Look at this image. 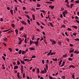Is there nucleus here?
Returning <instances> with one entry per match:
<instances>
[{
	"label": "nucleus",
	"instance_id": "obj_1",
	"mask_svg": "<svg viewBox=\"0 0 79 79\" xmlns=\"http://www.w3.org/2000/svg\"><path fill=\"white\" fill-rule=\"evenodd\" d=\"M67 13H68V11H67V10H64V11L63 12L62 14H63V16L64 17V18L66 17V14H67Z\"/></svg>",
	"mask_w": 79,
	"mask_h": 79
},
{
	"label": "nucleus",
	"instance_id": "obj_2",
	"mask_svg": "<svg viewBox=\"0 0 79 79\" xmlns=\"http://www.w3.org/2000/svg\"><path fill=\"white\" fill-rule=\"evenodd\" d=\"M50 41L52 42V45H54V44H56V42L55 40H53L50 39Z\"/></svg>",
	"mask_w": 79,
	"mask_h": 79
},
{
	"label": "nucleus",
	"instance_id": "obj_3",
	"mask_svg": "<svg viewBox=\"0 0 79 79\" xmlns=\"http://www.w3.org/2000/svg\"><path fill=\"white\" fill-rule=\"evenodd\" d=\"M22 24H23V25H26V23L25 22V21H22L21 22Z\"/></svg>",
	"mask_w": 79,
	"mask_h": 79
},
{
	"label": "nucleus",
	"instance_id": "obj_4",
	"mask_svg": "<svg viewBox=\"0 0 79 79\" xmlns=\"http://www.w3.org/2000/svg\"><path fill=\"white\" fill-rule=\"evenodd\" d=\"M24 38H25V43H27V36L26 35L24 36Z\"/></svg>",
	"mask_w": 79,
	"mask_h": 79
},
{
	"label": "nucleus",
	"instance_id": "obj_5",
	"mask_svg": "<svg viewBox=\"0 0 79 79\" xmlns=\"http://www.w3.org/2000/svg\"><path fill=\"white\" fill-rule=\"evenodd\" d=\"M47 73V72H45V70H41L40 72L41 74H44V73Z\"/></svg>",
	"mask_w": 79,
	"mask_h": 79
},
{
	"label": "nucleus",
	"instance_id": "obj_6",
	"mask_svg": "<svg viewBox=\"0 0 79 79\" xmlns=\"http://www.w3.org/2000/svg\"><path fill=\"white\" fill-rule=\"evenodd\" d=\"M49 7L51 8V10H53L54 8V6H49Z\"/></svg>",
	"mask_w": 79,
	"mask_h": 79
},
{
	"label": "nucleus",
	"instance_id": "obj_7",
	"mask_svg": "<svg viewBox=\"0 0 79 79\" xmlns=\"http://www.w3.org/2000/svg\"><path fill=\"white\" fill-rule=\"evenodd\" d=\"M52 50H50V51L49 52V53H48V56H50V54H51V53H52Z\"/></svg>",
	"mask_w": 79,
	"mask_h": 79
},
{
	"label": "nucleus",
	"instance_id": "obj_8",
	"mask_svg": "<svg viewBox=\"0 0 79 79\" xmlns=\"http://www.w3.org/2000/svg\"><path fill=\"white\" fill-rule=\"evenodd\" d=\"M34 44H35L36 45H39V41H36V42H34Z\"/></svg>",
	"mask_w": 79,
	"mask_h": 79
},
{
	"label": "nucleus",
	"instance_id": "obj_9",
	"mask_svg": "<svg viewBox=\"0 0 79 79\" xmlns=\"http://www.w3.org/2000/svg\"><path fill=\"white\" fill-rule=\"evenodd\" d=\"M34 42H33L31 40H30V45H32V44H34Z\"/></svg>",
	"mask_w": 79,
	"mask_h": 79
},
{
	"label": "nucleus",
	"instance_id": "obj_10",
	"mask_svg": "<svg viewBox=\"0 0 79 79\" xmlns=\"http://www.w3.org/2000/svg\"><path fill=\"white\" fill-rule=\"evenodd\" d=\"M69 67L71 68H75V67L73 65H71L69 66Z\"/></svg>",
	"mask_w": 79,
	"mask_h": 79
},
{
	"label": "nucleus",
	"instance_id": "obj_11",
	"mask_svg": "<svg viewBox=\"0 0 79 79\" xmlns=\"http://www.w3.org/2000/svg\"><path fill=\"white\" fill-rule=\"evenodd\" d=\"M20 62H21V63H22V64H25V63H24V61H22L21 59L20 60Z\"/></svg>",
	"mask_w": 79,
	"mask_h": 79
},
{
	"label": "nucleus",
	"instance_id": "obj_12",
	"mask_svg": "<svg viewBox=\"0 0 79 79\" xmlns=\"http://www.w3.org/2000/svg\"><path fill=\"white\" fill-rule=\"evenodd\" d=\"M64 63H65V62L64 61H63V62L62 64L61 65L60 67H63L64 65Z\"/></svg>",
	"mask_w": 79,
	"mask_h": 79
},
{
	"label": "nucleus",
	"instance_id": "obj_13",
	"mask_svg": "<svg viewBox=\"0 0 79 79\" xmlns=\"http://www.w3.org/2000/svg\"><path fill=\"white\" fill-rule=\"evenodd\" d=\"M32 18H33V19L34 21L35 20V15H32Z\"/></svg>",
	"mask_w": 79,
	"mask_h": 79
},
{
	"label": "nucleus",
	"instance_id": "obj_14",
	"mask_svg": "<svg viewBox=\"0 0 79 79\" xmlns=\"http://www.w3.org/2000/svg\"><path fill=\"white\" fill-rule=\"evenodd\" d=\"M3 39L5 42H7V38L6 37L4 38Z\"/></svg>",
	"mask_w": 79,
	"mask_h": 79
},
{
	"label": "nucleus",
	"instance_id": "obj_15",
	"mask_svg": "<svg viewBox=\"0 0 79 79\" xmlns=\"http://www.w3.org/2000/svg\"><path fill=\"white\" fill-rule=\"evenodd\" d=\"M72 27L75 28V29H77V26H73Z\"/></svg>",
	"mask_w": 79,
	"mask_h": 79
},
{
	"label": "nucleus",
	"instance_id": "obj_16",
	"mask_svg": "<svg viewBox=\"0 0 79 79\" xmlns=\"http://www.w3.org/2000/svg\"><path fill=\"white\" fill-rule=\"evenodd\" d=\"M29 49L31 50H35V48H29Z\"/></svg>",
	"mask_w": 79,
	"mask_h": 79
},
{
	"label": "nucleus",
	"instance_id": "obj_17",
	"mask_svg": "<svg viewBox=\"0 0 79 79\" xmlns=\"http://www.w3.org/2000/svg\"><path fill=\"white\" fill-rule=\"evenodd\" d=\"M19 67L17 65L15 66V67H14V68L15 69H17V68H18Z\"/></svg>",
	"mask_w": 79,
	"mask_h": 79
},
{
	"label": "nucleus",
	"instance_id": "obj_18",
	"mask_svg": "<svg viewBox=\"0 0 79 79\" xmlns=\"http://www.w3.org/2000/svg\"><path fill=\"white\" fill-rule=\"evenodd\" d=\"M52 60L54 61H57V59L56 58L55 59L52 58Z\"/></svg>",
	"mask_w": 79,
	"mask_h": 79
},
{
	"label": "nucleus",
	"instance_id": "obj_19",
	"mask_svg": "<svg viewBox=\"0 0 79 79\" xmlns=\"http://www.w3.org/2000/svg\"><path fill=\"white\" fill-rule=\"evenodd\" d=\"M21 53H22V50H20L19 51V55H20V54H21Z\"/></svg>",
	"mask_w": 79,
	"mask_h": 79
},
{
	"label": "nucleus",
	"instance_id": "obj_20",
	"mask_svg": "<svg viewBox=\"0 0 79 79\" xmlns=\"http://www.w3.org/2000/svg\"><path fill=\"white\" fill-rule=\"evenodd\" d=\"M15 32L17 34H18V29H16L15 30Z\"/></svg>",
	"mask_w": 79,
	"mask_h": 79
},
{
	"label": "nucleus",
	"instance_id": "obj_21",
	"mask_svg": "<svg viewBox=\"0 0 79 79\" xmlns=\"http://www.w3.org/2000/svg\"><path fill=\"white\" fill-rule=\"evenodd\" d=\"M44 43L46 44H47V40L46 39H44Z\"/></svg>",
	"mask_w": 79,
	"mask_h": 79
},
{
	"label": "nucleus",
	"instance_id": "obj_22",
	"mask_svg": "<svg viewBox=\"0 0 79 79\" xmlns=\"http://www.w3.org/2000/svg\"><path fill=\"white\" fill-rule=\"evenodd\" d=\"M25 53L26 52H25L24 51H22V55H24V53Z\"/></svg>",
	"mask_w": 79,
	"mask_h": 79
},
{
	"label": "nucleus",
	"instance_id": "obj_23",
	"mask_svg": "<svg viewBox=\"0 0 79 79\" xmlns=\"http://www.w3.org/2000/svg\"><path fill=\"white\" fill-rule=\"evenodd\" d=\"M49 24H50L51 26H52V27H54V26H53V25L52 24V23H51L50 22H49Z\"/></svg>",
	"mask_w": 79,
	"mask_h": 79
},
{
	"label": "nucleus",
	"instance_id": "obj_24",
	"mask_svg": "<svg viewBox=\"0 0 79 79\" xmlns=\"http://www.w3.org/2000/svg\"><path fill=\"white\" fill-rule=\"evenodd\" d=\"M27 21L28 22V23L29 24H31V23H30V20L29 19H27Z\"/></svg>",
	"mask_w": 79,
	"mask_h": 79
},
{
	"label": "nucleus",
	"instance_id": "obj_25",
	"mask_svg": "<svg viewBox=\"0 0 79 79\" xmlns=\"http://www.w3.org/2000/svg\"><path fill=\"white\" fill-rule=\"evenodd\" d=\"M46 3H48V4H50V3H52V2H48V1H47L46 2Z\"/></svg>",
	"mask_w": 79,
	"mask_h": 79
},
{
	"label": "nucleus",
	"instance_id": "obj_26",
	"mask_svg": "<svg viewBox=\"0 0 79 79\" xmlns=\"http://www.w3.org/2000/svg\"><path fill=\"white\" fill-rule=\"evenodd\" d=\"M68 60L69 61H73V59L69 57L68 59Z\"/></svg>",
	"mask_w": 79,
	"mask_h": 79
},
{
	"label": "nucleus",
	"instance_id": "obj_27",
	"mask_svg": "<svg viewBox=\"0 0 79 79\" xmlns=\"http://www.w3.org/2000/svg\"><path fill=\"white\" fill-rule=\"evenodd\" d=\"M24 29V27H22L20 29V31H21L23 30Z\"/></svg>",
	"mask_w": 79,
	"mask_h": 79
},
{
	"label": "nucleus",
	"instance_id": "obj_28",
	"mask_svg": "<svg viewBox=\"0 0 79 79\" xmlns=\"http://www.w3.org/2000/svg\"><path fill=\"white\" fill-rule=\"evenodd\" d=\"M37 73H39V72H40V70H39V69L38 68L37 69Z\"/></svg>",
	"mask_w": 79,
	"mask_h": 79
},
{
	"label": "nucleus",
	"instance_id": "obj_29",
	"mask_svg": "<svg viewBox=\"0 0 79 79\" xmlns=\"http://www.w3.org/2000/svg\"><path fill=\"white\" fill-rule=\"evenodd\" d=\"M74 49H73L72 51L70 50L69 51V53H72V52H74Z\"/></svg>",
	"mask_w": 79,
	"mask_h": 79
},
{
	"label": "nucleus",
	"instance_id": "obj_30",
	"mask_svg": "<svg viewBox=\"0 0 79 79\" xmlns=\"http://www.w3.org/2000/svg\"><path fill=\"white\" fill-rule=\"evenodd\" d=\"M73 5H74V4H70V8H72Z\"/></svg>",
	"mask_w": 79,
	"mask_h": 79
},
{
	"label": "nucleus",
	"instance_id": "obj_31",
	"mask_svg": "<svg viewBox=\"0 0 79 79\" xmlns=\"http://www.w3.org/2000/svg\"><path fill=\"white\" fill-rule=\"evenodd\" d=\"M36 58V56L34 55L32 56L31 58Z\"/></svg>",
	"mask_w": 79,
	"mask_h": 79
},
{
	"label": "nucleus",
	"instance_id": "obj_32",
	"mask_svg": "<svg viewBox=\"0 0 79 79\" xmlns=\"http://www.w3.org/2000/svg\"><path fill=\"white\" fill-rule=\"evenodd\" d=\"M65 2L67 3V4H69V2H68V0H65Z\"/></svg>",
	"mask_w": 79,
	"mask_h": 79
},
{
	"label": "nucleus",
	"instance_id": "obj_33",
	"mask_svg": "<svg viewBox=\"0 0 79 79\" xmlns=\"http://www.w3.org/2000/svg\"><path fill=\"white\" fill-rule=\"evenodd\" d=\"M10 11L11 14L13 15V10H10Z\"/></svg>",
	"mask_w": 79,
	"mask_h": 79
},
{
	"label": "nucleus",
	"instance_id": "obj_34",
	"mask_svg": "<svg viewBox=\"0 0 79 79\" xmlns=\"http://www.w3.org/2000/svg\"><path fill=\"white\" fill-rule=\"evenodd\" d=\"M2 58L3 59V60H6V59L5 58V57H4V56H2Z\"/></svg>",
	"mask_w": 79,
	"mask_h": 79
},
{
	"label": "nucleus",
	"instance_id": "obj_35",
	"mask_svg": "<svg viewBox=\"0 0 79 79\" xmlns=\"http://www.w3.org/2000/svg\"><path fill=\"white\" fill-rule=\"evenodd\" d=\"M48 64H46V68L48 70Z\"/></svg>",
	"mask_w": 79,
	"mask_h": 79
},
{
	"label": "nucleus",
	"instance_id": "obj_36",
	"mask_svg": "<svg viewBox=\"0 0 79 79\" xmlns=\"http://www.w3.org/2000/svg\"><path fill=\"white\" fill-rule=\"evenodd\" d=\"M37 7H40V4H37Z\"/></svg>",
	"mask_w": 79,
	"mask_h": 79
},
{
	"label": "nucleus",
	"instance_id": "obj_37",
	"mask_svg": "<svg viewBox=\"0 0 79 79\" xmlns=\"http://www.w3.org/2000/svg\"><path fill=\"white\" fill-rule=\"evenodd\" d=\"M40 11H42V12L43 13H44L45 12V10H40Z\"/></svg>",
	"mask_w": 79,
	"mask_h": 79
},
{
	"label": "nucleus",
	"instance_id": "obj_38",
	"mask_svg": "<svg viewBox=\"0 0 79 79\" xmlns=\"http://www.w3.org/2000/svg\"><path fill=\"white\" fill-rule=\"evenodd\" d=\"M62 60H60V62H59V65H61V62H62Z\"/></svg>",
	"mask_w": 79,
	"mask_h": 79
},
{
	"label": "nucleus",
	"instance_id": "obj_39",
	"mask_svg": "<svg viewBox=\"0 0 79 79\" xmlns=\"http://www.w3.org/2000/svg\"><path fill=\"white\" fill-rule=\"evenodd\" d=\"M74 40H75L76 41H79V39H78V38H77L76 39H75Z\"/></svg>",
	"mask_w": 79,
	"mask_h": 79
},
{
	"label": "nucleus",
	"instance_id": "obj_40",
	"mask_svg": "<svg viewBox=\"0 0 79 79\" xmlns=\"http://www.w3.org/2000/svg\"><path fill=\"white\" fill-rule=\"evenodd\" d=\"M75 3H79V0H77L75 2Z\"/></svg>",
	"mask_w": 79,
	"mask_h": 79
},
{
	"label": "nucleus",
	"instance_id": "obj_41",
	"mask_svg": "<svg viewBox=\"0 0 79 79\" xmlns=\"http://www.w3.org/2000/svg\"><path fill=\"white\" fill-rule=\"evenodd\" d=\"M67 30H68V31H71V29L68 27L67 29Z\"/></svg>",
	"mask_w": 79,
	"mask_h": 79
},
{
	"label": "nucleus",
	"instance_id": "obj_42",
	"mask_svg": "<svg viewBox=\"0 0 79 79\" xmlns=\"http://www.w3.org/2000/svg\"><path fill=\"white\" fill-rule=\"evenodd\" d=\"M17 65H19L20 64V62H19V61H17Z\"/></svg>",
	"mask_w": 79,
	"mask_h": 79
},
{
	"label": "nucleus",
	"instance_id": "obj_43",
	"mask_svg": "<svg viewBox=\"0 0 79 79\" xmlns=\"http://www.w3.org/2000/svg\"><path fill=\"white\" fill-rule=\"evenodd\" d=\"M66 27V26H65L64 25L61 27V28H62V27Z\"/></svg>",
	"mask_w": 79,
	"mask_h": 79
},
{
	"label": "nucleus",
	"instance_id": "obj_44",
	"mask_svg": "<svg viewBox=\"0 0 79 79\" xmlns=\"http://www.w3.org/2000/svg\"><path fill=\"white\" fill-rule=\"evenodd\" d=\"M66 6L68 7L69 8H70V6H69V5L68 4H66Z\"/></svg>",
	"mask_w": 79,
	"mask_h": 79
},
{
	"label": "nucleus",
	"instance_id": "obj_45",
	"mask_svg": "<svg viewBox=\"0 0 79 79\" xmlns=\"http://www.w3.org/2000/svg\"><path fill=\"white\" fill-rule=\"evenodd\" d=\"M7 31H8L7 30L3 31V32H7Z\"/></svg>",
	"mask_w": 79,
	"mask_h": 79
},
{
	"label": "nucleus",
	"instance_id": "obj_46",
	"mask_svg": "<svg viewBox=\"0 0 79 79\" xmlns=\"http://www.w3.org/2000/svg\"><path fill=\"white\" fill-rule=\"evenodd\" d=\"M23 65L21 66V70H23Z\"/></svg>",
	"mask_w": 79,
	"mask_h": 79
},
{
	"label": "nucleus",
	"instance_id": "obj_47",
	"mask_svg": "<svg viewBox=\"0 0 79 79\" xmlns=\"http://www.w3.org/2000/svg\"><path fill=\"white\" fill-rule=\"evenodd\" d=\"M61 78H62V79H64L65 78V76H62Z\"/></svg>",
	"mask_w": 79,
	"mask_h": 79
},
{
	"label": "nucleus",
	"instance_id": "obj_48",
	"mask_svg": "<svg viewBox=\"0 0 79 79\" xmlns=\"http://www.w3.org/2000/svg\"><path fill=\"white\" fill-rule=\"evenodd\" d=\"M40 15L42 18H44V16H43V14H42V13H41Z\"/></svg>",
	"mask_w": 79,
	"mask_h": 79
},
{
	"label": "nucleus",
	"instance_id": "obj_49",
	"mask_svg": "<svg viewBox=\"0 0 79 79\" xmlns=\"http://www.w3.org/2000/svg\"><path fill=\"white\" fill-rule=\"evenodd\" d=\"M66 39L68 41V42H69V39H68V38H66Z\"/></svg>",
	"mask_w": 79,
	"mask_h": 79
},
{
	"label": "nucleus",
	"instance_id": "obj_50",
	"mask_svg": "<svg viewBox=\"0 0 79 79\" xmlns=\"http://www.w3.org/2000/svg\"><path fill=\"white\" fill-rule=\"evenodd\" d=\"M9 50L10 51V52H12V50L10 48H9Z\"/></svg>",
	"mask_w": 79,
	"mask_h": 79
},
{
	"label": "nucleus",
	"instance_id": "obj_51",
	"mask_svg": "<svg viewBox=\"0 0 79 79\" xmlns=\"http://www.w3.org/2000/svg\"><path fill=\"white\" fill-rule=\"evenodd\" d=\"M74 46V45L71 44H70V47H73V46Z\"/></svg>",
	"mask_w": 79,
	"mask_h": 79
},
{
	"label": "nucleus",
	"instance_id": "obj_52",
	"mask_svg": "<svg viewBox=\"0 0 79 79\" xmlns=\"http://www.w3.org/2000/svg\"><path fill=\"white\" fill-rule=\"evenodd\" d=\"M58 44H59V45H61V41H59V42H58Z\"/></svg>",
	"mask_w": 79,
	"mask_h": 79
},
{
	"label": "nucleus",
	"instance_id": "obj_53",
	"mask_svg": "<svg viewBox=\"0 0 79 79\" xmlns=\"http://www.w3.org/2000/svg\"><path fill=\"white\" fill-rule=\"evenodd\" d=\"M73 34L75 36H76V34H76V33H73Z\"/></svg>",
	"mask_w": 79,
	"mask_h": 79
},
{
	"label": "nucleus",
	"instance_id": "obj_54",
	"mask_svg": "<svg viewBox=\"0 0 79 79\" xmlns=\"http://www.w3.org/2000/svg\"><path fill=\"white\" fill-rule=\"evenodd\" d=\"M26 17L27 18H28V19H30V17H29V15H27Z\"/></svg>",
	"mask_w": 79,
	"mask_h": 79
},
{
	"label": "nucleus",
	"instance_id": "obj_55",
	"mask_svg": "<svg viewBox=\"0 0 79 79\" xmlns=\"http://www.w3.org/2000/svg\"><path fill=\"white\" fill-rule=\"evenodd\" d=\"M34 38H35V36H34V35H33L32 38V40H34Z\"/></svg>",
	"mask_w": 79,
	"mask_h": 79
},
{
	"label": "nucleus",
	"instance_id": "obj_56",
	"mask_svg": "<svg viewBox=\"0 0 79 79\" xmlns=\"http://www.w3.org/2000/svg\"><path fill=\"white\" fill-rule=\"evenodd\" d=\"M49 78L50 79H52V78H53V77H52L50 76V75L49 76Z\"/></svg>",
	"mask_w": 79,
	"mask_h": 79
},
{
	"label": "nucleus",
	"instance_id": "obj_57",
	"mask_svg": "<svg viewBox=\"0 0 79 79\" xmlns=\"http://www.w3.org/2000/svg\"><path fill=\"white\" fill-rule=\"evenodd\" d=\"M11 26H12L13 27H15V24H12Z\"/></svg>",
	"mask_w": 79,
	"mask_h": 79
},
{
	"label": "nucleus",
	"instance_id": "obj_58",
	"mask_svg": "<svg viewBox=\"0 0 79 79\" xmlns=\"http://www.w3.org/2000/svg\"><path fill=\"white\" fill-rule=\"evenodd\" d=\"M3 21V18H1L0 19V21L2 22Z\"/></svg>",
	"mask_w": 79,
	"mask_h": 79
},
{
	"label": "nucleus",
	"instance_id": "obj_59",
	"mask_svg": "<svg viewBox=\"0 0 79 79\" xmlns=\"http://www.w3.org/2000/svg\"><path fill=\"white\" fill-rule=\"evenodd\" d=\"M35 69H32V71L33 72H34V71H35Z\"/></svg>",
	"mask_w": 79,
	"mask_h": 79
},
{
	"label": "nucleus",
	"instance_id": "obj_60",
	"mask_svg": "<svg viewBox=\"0 0 79 79\" xmlns=\"http://www.w3.org/2000/svg\"><path fill=\"white\" fill-rule=\"evenodd\" d=\"M17 77H18V78H20V77H19V74H18V73L17 74Z\"/></svg>",
	"mask_w": 79,
	"mask_h": 79
},
{
	"label": "nucleus",
	"instance_id": "obj_61",
	"mask_svg": "<svg viewBox=\"0 0 79 79\" xmlns=\"http://www.w3.org/2000/svg\"><path fill=\"white\" fill-rule=\"evenodd\" d=\"M36 24H37V25H38V26H40V24L39 23V22H37Z\"/></svg>",
	"mask_w": 79,
	"mask_h": 79
},
{
	"label": "nucleus",
	"instance_id": "obj_62",
	"mask_svg": "<svg viewBox=\"0 0 79 79\" xmlns=\"http://www.w3.org/2000/svg\"><path fill=\"white\" fill-rule=\"evenodd\" d=\"M72 78L74 79V75H72Z\"/></svg>",
	"mask_w": 79,
	"mask_h": 79
},
{
	"label": "nucleus",
	"instance_id": "obj_63",
	"mask_svg": "<svg viewBox=\"0 0 79 79\" xmlns=\"http://www.w3.org/2000/svg\"><path fill=\"white\" fill-rule=\"evenodd\" d=\"M60 18H63V15L62 14H60Z\"/></svg>",
	"mask_w": 79,
	"mask_h": 79
},
{
	"label": "nucleus",
	"instance_id": "obj_64",
	"mask_svg": "<svg viewBox=\"0 0 79 79\" xmlns=\"http://www.w3.org/2000/svg\"><path fill=\"white\" fill-rule=\"evenodd\" d=\"M76 22H77V23H78V24H79V21L76 20Z\"/></svg>",
	"mask_w": 79,
	"mask_h": 79
}]
</instances>
